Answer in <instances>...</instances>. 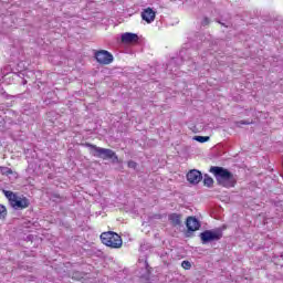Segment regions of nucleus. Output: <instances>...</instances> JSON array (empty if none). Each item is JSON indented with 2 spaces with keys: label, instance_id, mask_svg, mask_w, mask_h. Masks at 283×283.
<instances>
[{
  "label": "nucleus",
  "instance_id": "nucleus-17",
  "mask_svg": "<svg viewBox=\"0 0 283 283\" xmlns=\"http://www.w3.org/2000/svg\"><path fill=\"white\" fill-rule=\"evenodd\" d=\"M235 125L237 127H240L241 125H251V123L247 120H240V122H237Z\"/></svg>",
  "mask_w": 283,
  "mask_h": 283
},
{
  "label": "nucleus",
  "instance_id": "nucleus-4",
  "mask_svg": "<svg viewBox=\"0 0 283 283\" xmlns=\"http://www.w3.org/2000/svg\"><path fill=\"white\" fill-rule=\"evenodd\" d=\"M103 244L111 249H120L123 247V239L116 232H104L101 234Z\"/></svg>",
  "mask_w": 283,
  "mask_h": 283
},
{
  "label": "nucleus",
  "instance_id": "nucleus-16",
  "mask_svg": "<svg viewBox=\"0 0 283 283\" xmlns=\"http://www.w3.org/2000/svg\"><path fill=\"white\" fill-rule=\"evenodd\" d=\"M181 266H182V269H185L186 271H189V269H191V262H189V261H182V262H181Z\"/></svg>",
  "mask_w": 283,
  "mask_h": 283
},
{
  "label": "nucleus",
  "instance_id": "nucleus-2",
  "mask_svg": "<svg viewBox=\"0 0 283 283\" xmlns=\"http://www.w3.org/2000/svg\"><path fill=\"white\" fill-rule=\"evenodd\" d=\"M86 147L90 148L92 156H94L95 158H102L103 160H113V163H116L118 160V156H116V153L109 148H101L92 144H86Z\"/></svg>",
  "mask_w": 283,
  "mask_h": 283
},
{
  "label": "nucleus",
  "instance_id": "nucleus-7",
  "mask_svg": "<svg viewBox=\"0 0 283 283\" xmlns=\"http://www.w3.org/2000/svg\"><path fill=\"white\" fill-rule=\"evenodd\" d=\"M187 180L188 182H190V185H198V182H200V180H202V172H200V170H190L187 174Z\"/></svg>",
  "mask_w": 283,
  "mask_h": 283
},
{
  "label": "nucleus",
  "instance_id": "nucleus-9",
  "mask_svg": "<svg viewBox=\"0 0 283 283\" xmlns=\"http://www.w3.org/2000/svg\"><path fill=\"white\" fill-rule=\"evenodd\" d=\"M186 227L188 231H198L200 229V221L195 217H188L186 221Z\"/></svg>",
  "mask_w": 283,
  "mask_h": 283
},
{
  "label": "nucleus",
  "instance_id": "nucleus-15",
  "mask_svg": "<svg viewBox=\"0 0 283 283\" xmlns=\"http://www.w3.org/2000/svg\"><path fill=\"white\" fill-rule=\"evenodd\" d=\"M8 216V210L6 209V206L0 205V220L6 218Z\"/></svg>",
  "mask_w": 283,
  "mask_h": 283
},
{
  "label": "nucleus",
  "instance_id": "nucleus-6",
  "mask_svg": "<svg viewBox=\"0 0 283 283\" xmlns=\"http://www.w3.org/2000/svg\"><path fill=\"white\" fill-rule=\"evenodd\" d=\"M95 59L101 65H109V63L114 62V55L105 50L97 51L95 53Z\"/></svg>",
  "mask_w": 283,
  "mask_h": 283
},
{
  "label": "nucleus",
  "instance_id": "nucleus-18",
  "mask_svg": "<svg viewBox=\"0 0 283 283\" xmlns=\"http://www.w3.org/2000/svg\"><path fill=\"white\" fill-rule=\"evenodd\" d=\"M128 167L130 169H136V161H128Z\"/></svg>",
  "mask_w": 283,
  "mask_h": 283
},
{
  "label": "nucleus",
  "instance_id": "nucleus-5",
  "mask_svg": "<svg viewBox=\"0 0 283 283\" xmlns=\"http://www.w3.org/2000/svg\"><path fill=\"white\" fill-rule=\"evenodd\" d=\"M202 244H209V242H218L222 240V230H206L199 235Z\"/></svg>",
  "mask_w": 283,
  "mask_h": 283
},
{
  "label": "nucleus",
  "instance_id": "nucleus-19",
  "mask_svg": "<svg viewBox=\"0 0 283 283\" xmlns=\"http://www.w3.org/2000/svg\"><path fill=\"white\" fill-rule=\"evenodd\" d=\"M202 25H209V18H205L201 22Z\"/></svg>",
  "mask_w": 283,
  "mask_h": 283
},
{
  "label": "nucleus",
  "instance_id": "nucleus-8",
  "mask_svg": "<svg viewBox=\"0 0 283 283\" xmlns=\"http://www.w3.org/2000/svg\"><path fill=\"white\" fill-rule=\"evenodd\" d=\"M142 19L143 21H146V23H154L156 20V11H154L151 8L144 9L142 12Z\"/></svg>",
  "mask_w": 283,
  "mask_h": 283
},
{
  "label": "nucleus",
  "instance_id": "nucleus-10",
  "mask_svg": "<svg viewBox=\"0 0 283 283\" xmlns=\"http://www.w3.org/2000/svg\"><path fill=\"white\" fill-rule=\"evenodd\" d=\"M138 41V35L136 33H124L122 34L123 43H136Z\"/></svg>",
  "mask_w": 283,
  "mask_h": 283
},
{
  "label": "nucleus",
  "instance_id": "nucleus-3",
  "mask_svg": "<svg viewBox=\"0 0 283 283\" xmlns=\"http://www.w3.org/2000/svg\"><path fill=\"white\" fill-rule=\"evenodd\" d=\"M3 193L13 209H28L30 207L28 198L19 197L10 190H3Z\"/></svg>",
  "mask_w": 283,
  "mask_h": 283
},
{
  "label": "nucleus",
  "instance_id": "nucleus-11",
  "mask_svg": "<svg viewBox=\"0 0 283 283\" xmlns=\"http://www.w3.org/2000/svg\"><path fill=\"white\" fill-rule=\"evenodd\" d=\"M169 220H170V222H171L175 227L180 226V214H178V213H172V214L169 216Z\"/></svg>",
  "mask_w": 283,
  "mask_h": 283
},
{
  "label": "nucleus",
  "instance_id": "nucleus-1",
  "mask_svg": "<svg viewBox=\"0 0 283 283\" xmlns=\"http://www.w3.org/2000/svg\"><path fill=\"white\" fill-rule=\"evenodd\" d=\"M210 174H213L218 185H221V187H226L227 189L235 187V176L227 168L212 166L210 167Z\"/></svg>",
  "mask_w": 283,
  "mask_h": 283
},
{
  "label": "nucleus",
  "instance_id": "nucleus-12",
  "mask_svg": "<svg viewBox=\"0 0 283 283\" xmlns=\"http://www.w3.org/2000/svg\"><path fill=\"white\" fill-rule=\"evenodd\" d=\"M203 185L206 187H212L213 186V178L209 177L208 175H205Z\"/></svg>",
  "mask_w": 283,
  "mask_h": 283
},
{
  "label": "nucleus",
  "instance_id": "nucleus-14",
  "mask_svg": "<svg viewBox=\"0 0 283 283\" xmlns=\"http://www.w3.org/2000/svg\"><path fill=\"white\" fill-rule=\"evenodd\" d=\"M0 172L2 174V176H11L12 168L0 166Z\"/></svg>",
  "mask_w": 283,
  "mask_h": 283
},
{
  "label": "nucleus",
  "instance_id": "nucleus-13",
  "mask_svg": "<svg viewBox=\"0 0 283 283\" xmlns=\"http://www.w3.org/2000/svg\"><path fill=\"white\" fill-rule=\"evenodd\" d=\"M193 140H197V143H209L210 137L209 136H195Z\"/></svg>",
  "mask_w": 283,
  "mask_h": 283
}]
</instances>
